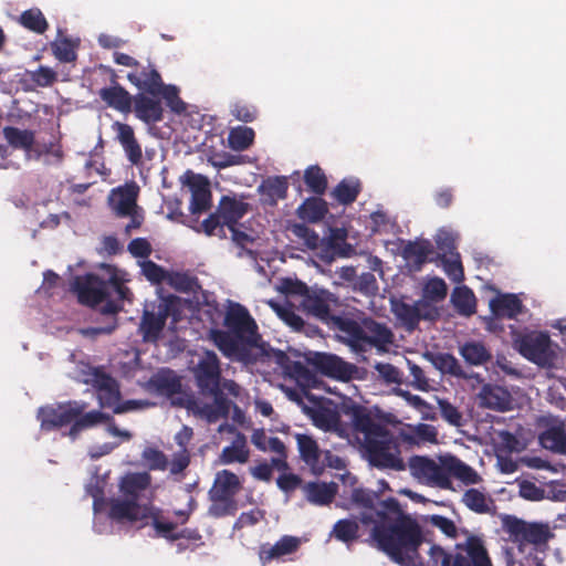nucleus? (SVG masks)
Masks as SVG:
<instances>
[{
    "mask_svg": "<svg viewBox=\"0 0 566 566\" xmlns=\"http://www.w3.org/2000/svg\"><path fill=\"white\" fill-rule=\"evenodd\" d=\"M359 523L357 515L338 520L334 524L331 535L339 542L346 544L354 543L359 538Z\"/></svg>",
    "mask_w": 566,
    "mask_h": 566,
    "instance_id": "obj_38",
    "label": "nucleus"
},
{
    "mask_svg": "<svg viewBox=\"0 0 566 566\" xmlns=\"http://www.w3.org/2000/svg\"><path fill=\"white\" fill-rule=\"evenodd\" d=\"M514 347L527 360L541 366L552 367L556 352L547 333L532 331L514 338Z\"/></svg>",
    "mask_w": 566,
    "mask_h": 566,
    "instance_id": "obj_10",
    "label": "nucleus"
},
{
    "mask_svg": "<svg viewBox=\"0 0 566 566\" xmlns=\"http://www.w3.org/2000/svg\"><path fill=\"white\" fill-rule=\"evenodd\" d=\"M161 96L167 105L174 111L175 113H181L186 109V105L184 101L179 97V91L174 85H166L163 83V86L160 91L158 92V97Z\"/></svg>",
    "mask_w": 566,
    "mask_h": 566,
    "instance_id": "obj_53",
    "label": "nucleus"
},
{
    "mask_svg": "<svg viewBox=\"0 0 566 566\" xmlns=\"http://www.w3.org/2000/svg\"><path fill=\"white\" fill-rule=\"evenodd\" d=\"M195 379L199 391L205 397L213 398L212 403H202L197 412L206 418L208 422H216L220 418H228L232 401L227 397L226 391L239 396V385L230 379H222L220 360L212 350H207L193 370Z\"/></svg>",
    "mask_w": 566,
    "mask_h": 566,
    "instance_id": "obj_2",
    "label": "nucleus"
},
{
    "mask_svg": "<svg viewBox=\"0 0 566 566\" xmlns=\"http://www.w3.org/2000/svg\"><path fill=\"white\" fill-rule=\"evenodd\" d=\"M254 130L248 126L232 128L228 136L229 146L233 150L242 151L248 149L254 142Z\"/></svg>",
    "mask_w": 566,
    "mask_h": 566,
    "instance_id": "obj_47",
    "label": "nucleus"
},
{
    "mask_svg": "<svg viewBox=\"0 0 566 566\" xmlns=\"http://www.w3.org/2000/svg\"><path fill=\"white\" fill-rule=\"evenodd\" d=\"M139 187L135 181L127 182L111 191L108 202L117 217H127L133 210L138 208L137 198Z\"/></svg>",
    "mask_w": 566,
    "mask_h": 566,
    "instance_id": "obj_17",
    "label": "nucleus"
},
{
    "mask_svg": "<svg viewBox=\"0 0 566 566\" xmlns=\"http://www.w3.org/2000/svg\"><path fill=\"white\" fill-rule=\"evenodd\" d=\"M436 245L439 251V255L453 256L457 254L455 239L450 232L439 231L436 237Z\"/></svg>",
    "mask_w": 566,
    "mask_h": 566,
    "instance_id": "obj_61",
    "label": "nucleus"
},
{
    "mask_svg": "<svg viewBox=\"0 0 566 566\" xmlns=\"http://www.w3.org/2000/svg\"><path fill=\"white\" fill-rule=\"evenodd\" d=\"M230 113L237 120L243 123H251L258 117V108L242 101L233 103Z\"/></svg>",
    "mask_w": 566,
    "mask_h": 566,
    "instance_id": "obj_55",
    "label": "nucleus"
},
{
    "mask_svg": "<svg viewBox=\"0 0 566 566\" xmlns=\"http://www.w3.org/2000/svg\"><path fill=\"white\" fill-rule=\"evenodd\" d=\"M301 220L316 223L322 221L328 213L327 202L321 196L306 198L296 210Z\"/></svg>",
    "mask_w": 566,
    "mask_h": 566,
    "instance_id": "obj_32",
    "label": "nucleus"
},
{
    "mask_svg": "<svg viewBox=\"0 0 566 566\" xmlns=\"http://www.w3.org/2000/svg\"><path fill=\"white\" fill-rule=\"evenodd\" d=\"M459 353L464 361L471 366H482L492 359V354L486 346L476 340L465 342L460 346Z\"/></svg>",
    "mask_w": 566,
    "mask_h": 566,
    "instance_id": "obj_34",
    "label": "nucleus"
},
{
    "mask_svg": "<svg viewBox=\"0 0 566 566\" xmlns=\"http://www.w3.org/2000/svg\"><path fill=\"white\" fill-rule=\"evenodd\" d=\"M522 308V301L515 294H503L490 301L491 313L497 318H516Z\"/></svg>",
    "mask_w": 566,
    "mask_h": 566,
    "instance_id": "obj_29",
    "label": "nucleus"
},
{
    "mask_svg": "<svg viewBox=\"0 0 566 566\" xmlns=\"http://www.w3.org/2000/svg\"><path fill=\"white\" fill-rule=\"evenodd\" d=\"M74 290L78 302L93 308L101 305L108 297L107 283L96 274L76 277Z\"/></svg>",
    "mask_w": 566,
    "mask_h": 566,
    "instance_id": "obj_15",
    "label": "nucleus"
},
{
    "mask_svg": "<svg viewBox=\"0 0 566 566\" xmlns=\"http://www.w3.org/2000/svg\"><path fill=\"white\" fill-rule=\"evenodd\" d=\"M375 369L386 384H402V373L396 366L388 363H377Z\"/></svg>",
    "mask_w": 566,
    "mask_h": 566,
    "instance_id": "obj_59",
    "label": "nucleus"
},
{
    "mask_svg": "<svg viewBox=\"0 0 566 566\" xmlns=\"http://www.w3.org/2000/svg\"><path fill=\"white\" fill-rule=\"evenodd\" d=\"M250 451L247 448V438L242 432H237L231 446L224 447L220 460L223 464L234 462L245 463L249 460Z\"/></svg>",
    "mask_w": 566,
    "mask_h": 566,
    "instance_id": "obj_36",
    "label": "nucleus"
},
{
    "mask_svg": "<svg viewBox=\"0 0 566 566\" xmlns=\"http://www.w3.org/2000/svg\"><path fill=\"white\" fill-rule=\"evenodd\" d=\"M19 23L38 34H43L49 29V23L39 8H31L23 11L19 17Z\"/></svg>",
    "mask_w": 566,
    "mask_h": 566,
    "instance_id": "obj_44",
    "label": "nucleus"
},
{
    "mask_svg": "<svg viewBox=\"0 0 566 566\" xmlns=\"http://www.w3.org/2000/svg\"><path fill=\"white\" fill-rule=\"evenodd\" d=\"M150 483V476L147 473H133L126 475L120 482V491L126 499H136L139 493L147 489Z\"/></svg>",
    "mask_w": 566,
    "mask_h": 566,
    "instance_id": "obj_41",
    "label": "nucleus"
},
{
    "mask_svg": "<svg viewBox=\"0 0 566 566\" xmlns=\"http://www.w3.org/2000/svg\"><path fill=\"white\" fill-rule=\"evenodd\" d=\"M91 382L96 389L101 407L112 409L122 398L119 385L111 375L99 369H94Z\"/></svg>",
    "mask_w": 566,
    "mask_h": 566,
    "instance_id": "obj_18",
    "label": "nucleus"
},
{
    "mask_svg": "<svg viewBox=\"0 0 566 566\" xmlns=\"http://www.w3.org/2000/svg\"><path fill=\"white\" fill-rule=\"evenodd\" d=\"M98 95L108 107L124 114L132 112L134 96L120 84L103 87Z\"/></svg>",
    "mask_w": 566,
    "mask_h": 566,
    "instance_id": "obj_26",
    "label": "nucleus"
},
{
    "mask_svg": "<svg viewBox=\"0 0 566 566\" xmlns=\"http://www.w3.org/2000/svg\"><path fill=\"white\" fill-rule=\"evenodd\" d=\"M344 413L350 418L354 431L363 436L361 449L371 467L380 470H406L398 439L366 407L350 403L345 406Z\"/></svg>",
    "mask_w": 566,
    "mask_h": 566,
    "instance_id": "obj_1",
    "label": "nucleus"
},
{
    "mask_svg": "<svg viewBox=\"0 0 566 566\" xmlns=\"http://www.w3.org/2000/svg\"><path fill=\"white\" fill-rule=\"evenodd\" d=\"M122 310V306L116 302L106 298L101 306V313L104 315H109L112 318V324L105 327L95 328V332L98 334H111L117 326L116 314Z\"/></svg>",
    "mask_w": 566,
    "mask_h": 566,
    "instance_id": "obj_57",
    "label": "nucleus"
},
{
    "mask_svg": "<svg viewBox=\"0 0 566 566\" xmlns=\"http://www.w3.org/2000/svg\"><path fill=\"white\" fill-rule=\"evenodd\" d=\"M56 77V73L48 66L41 65L38 70L31 72V80L41 87L51 86Z\"/></svg>",
    "mask_w": 566,
    "mask_h": 566,
    "instance_id": "obj_64",
    "label": "nucleus"
},
{
    "mask_svg": "<svg viewBox=\"0 0 566 566\" xmlns=\"http://www.w3.org/2000/svg\"><path fill=\"white\" fill-rule=\"evenodd\" d=\"M289 182L284 176L269 177L261 182L259 191L265 203L275 206L287 196Z\"/></svg>",
    "mask_w": 566,
    "mask_h": 566,
    "instance_id": "obj_31",
    "label": "nucleus"
},
{
    "mask_svg": "<svg viewBox=\"0 0 566 566\" xmlns=\"http://www.w3.org/2000/svg\"><path fill=\"white\" fill-rule=\"evenodd\" d=\"M3 136L10 146L18 149L30 150L35 142V135L32 130H22L13 126H6Z\"/></svg>",
    "mask_w": 566,
    "mask_h": 566,
    "instance_id": "obj_42",
    "label": "nucleus"
},
{
    "mask_svg": "<svg viewBox=\"0 0 566 566\" xmlns=\"http://www.w3.org/2000/svg\"><path fill=\"white\" fill-rule=\"evenodd\" d=\"M150 382L159 392L168 396L176 395L181 389L180 379L170 371L156 375Z\"/></svg>",
    "mask_w": 566,
    "mask_h": 566,
    "instance_id": "obj_48",
    "label": "nucleus"
},
{
    "mask_svg": "<svg viewBox=\"0 0 566 566\" xmlns=\"http://www.w3.org/2000/svg\"><path fill=\"white\" fill-rule=\"evenodd\" d=\"M166 283L178 292L189 293L195 291L198 280L186 272H168Z\"/></svg>",
    "mask_w": 566,
    "mask_h": 566,
    "instance_id": "obj_50",
    "label": "nucleus"
},
{
    "mask_svg": "<svg viewBox=\"0 0 566 566\" xmlns=\"http://www.w3.org/2000/svg\"><path fill=\"white\" fill-rule=\"evenodd\" d=\"M433 252V247L429 240L408 241L401 251L402 258L411 262L417 270L428 261Z\"/></svg>",
    "mask_w": 566,
    "mask_h": 566,
    "instance_id": "obj_33",
    "label": "nucleus"
},
{
    "mask_svg": "<svg viewBox=\"0 0 566 566\" xmlns=\"http://www.w3.org/2000/svg\"><path fill=\"white\" fill-rule=\"evenodd\" d=\"M179 310V301L176 296L163 298L156 306V311L145 310L140 318L138 332L145 343H157L166 326L167 318L172 316L177 321Z\"/></svg>",
    "mask_w": 566,
    "mask_h": 566,
    "instance_id": "obj_12",
    "label": "nucleus"
},
{
    "mask_svg": "<svg viewBox=\"0 0 566 566\" xmlns=\"http://www.w3.org/2000/svg\"><path fill=\"white\" fill-rule=\"evenodd\" d=\"M314 422L322 429L332 430L338 427L340 419L337 412L331 409H321L316 411Z\"/></svg>",
    "mask_w": 566,
    "mask_h": 566,
    "instance_id": "obj_60",
    "label": "nucleus"
},
{
    "mask_svg": "<svg viewBox=\"0 0 566 566\" xmlns=\"http://www.w3.org/2000/svg\"><path fill=\"white\" fill-rule=\"evenodd\" d=\"M503 528L510 539L517 544L521 552L526 545L535 548L546 546L554 537L548 524L539 522H527L514 515H506L503 520Z\"/></svg>",
    "mask_w": 566,
    "mask_h": 566,
    "instance_id": "obj_9",
    "label": "nucleus"
},
{
    "mask_svg": "<svg viewBox=\"0 0 566 566\" xmlns=\"http://www.w3.org/2000/svg\"><path fill=\"white\" fill-rule=\"evenodd\" d=\"M452 303L461 315L471 316L475 313L476 298L474 293L467 286L457 287L453 291Z\"/></svg>",
    "mask_w": 566,
    "mask_h": 566,
    "instance_id": "obj_43",
    "label": "nucleus"
},
{
    "mask_svg": "<svg viewBox=\"0 0 566 566\" xmlns=\"http://www.w3.org/2000/svg\"><path fill=\"white\" fill-rule=\"evenodd\" d=\"M295 437L302 460L311 465L318 463L321 452L317 442L307 434L297 433Z\"/></svg>",
    "mask_w": 566,
    "mask_h": 566,
    "instance_id": "obj_45",
    "label": "nucleus"
},
{
    "mask_svg": "<svg viewBox=\"0 0 566 566\" xmlns=\"http://www.w3.org/2000/svg\"><path fill=\"white\" fill-rule=\"evenodd\" d=\"M307 363L319 374L340 381H348L356 373L354 364L343 360L340 357L328 353H312Z\"/></svg>",
    "mask_w": 566,
    "mask_h": 566,
    "instance_id": "obj_14",
    "label": "nucleus"
},
{
    "mask_svg": "<svg viewBox=\"0 0 566 566\" xmlns=\"http://www.w3.org/2000/svg\"><path fill=\"white\" fill-rule=\"evenodd\" d=\"M430 361L444 375H450L465 380L475 379L478 382L483 381L479 374L464 370L459 360L450 353L431 354Z\"/></svg>",
    "mask_w": 566,
    "mask_h": 566,
    "instance_id": "obj_22",
    "label": "nucleus"
},
{
    "mask_svg": "<svg viewBox=\"0 0 566 566\" xmlns=\"http://www.w3.org/2000/svg\"><path fill=\"white\" fill-rule=\"evenodd\" d=\"M481 406L495 411H507L512 409V396L507 389L497 385L486 384L479 395Z\"/></svg>",
    "mask_w": 566,
    "mask_h": 566,
    "instance_id": "obj_24",
    "label": "nucleus"
},
{
    "mask_svg": "<svg viewBox=\"0 0 566 566\" xmlns=\"http://www.w3.org/2000/svg\"><path fill=\"white\" fill-rule=\"evenodd\" d=\"M303 180L307 190L316 196H323L327 190V177L318 165L308 166L304 171Z\"/></svg>",
    "mask_w": 566,
    "mask_h": 566,
    "instance_id": "obj_40",
    "label": "nucleus"
},
{
    "mask_svg": "<svg viewBox=\"0 0 566 566\" xmlns=\"http://www.w3.org/2000/svg\"><path fill=\"white\" fill-rule=\"evenodd\" d=\"M304 490L310 503L324 506L329 505L334 501L338 485L335 482H308Z\"/></svg>",
    "mask_w": 566,
    "mask_h": 566,
    "instance_id": "obj_30",
    "label": "nucleus"
},
{
    "mask_svg": "<svg viewBox=\"0 0 566 566\" xmlns=\"http://www.w3.org/2000/svg\"><path fill=\"white\" fill-rule=\"evenodd\" d=\"M127 80L138 90L153 96H158L164 83L160 73L153 64L142 67L138 72H129Z\"/></svg>",
    "mask_w": 566,
    "mask_h": 566,
    "instance_id": "obj_25",
    "label": "nucleus"
},
{
    "mask_svg": "<svg viewBox=\"0 0 566 566\" xmlns=\"http://www.w3.org/2000/svg\"><path fill=\"white\" fill-rule=\"evenodd\" d=\"M541 446L555 453L566 454L565 423L559 421L546 427L538 436Z\"/></svg>",
    "mask_w": 566,
    "mask_h": 566,
    "instance_id": "obj_27",
    "label": "nucleus"
},
{
    "mask_svg": "<svg viewBox=\"0 0 566 566\" xmlns=\"http://www.w3.org/2000/svg\"><path fill=\"white\" fill-rule=\"evenodd\" d=\"M132 108L135 116L146 124H155L164 119V107L158 96L140 92L134 96Z\"/></svg>",
    "mask_w": 566,
    "mask_h": 566,
    "instance_id": "obj_19",
    "label": "nucleus"
},
{
    "mask_svg": "<svg viewBox=\"0 0 566 566\" xmlns=\"http://www.w3.org/2000/svg\"><path fill=\"white\" fill-rule=\"evenodd\" d=\"M336 329L345 335L349 346L356 352H367L371 348L379 353L387 352L395 337L386 324L373 318H364L360 322L348 317L338 319Z\"/></svg>",
    "mask_w": 566,
    "mask_h": 566,
    "instance_id": "obj_6",
    "label": "nucleus"
},
{
    "mask_svg": "<svg viewBox=\"0 0 566 566\" xmlns=\"http://www.w3.org/2000/svg\"><path fill=\"white\" fill-rule=\"evenodd\" d=\"M441 261L444 272L453 282H461L464 279V271L460 260V254L453 256L438 255Z\"/></svg>",
    "mask_w": 566,
    "mask_h": 566,
    "instance_id": "obj_52",
    "label": "nucleus"
},
{
    "mask_svg": "<svg viewBox=\"0 0 566 566\" xmlns=\"http://www.w3.org/2000/svg\"><path fill=\"white\" fill-rule=\"evenodd\" d=\"M410 474L419 483L442 490H453L452 480L448 479L447 455L440 457L439 462L424 455H412L408 459Z\"/></svg>",
    "mask_w": 566,
    "mask_h": 566,
    "instance_id": "obj_11",
    "label": "nucleus"
},
{
    "mask_svg": "<svg viewBox=\"0 0 566 566\" xmlns=\"http://www.w3.org/2000/svg\"><path fill=\"white\" fill-rule=\"evenodd\" d=\"M399 514H389L384 521H379L371 527V536L379 547L399 565L406 566L410 562L409 553L418 551L422 543L419 525L409 517H400Z\"/></svg>",
    "mask_w": 566,
    "mask_h": 566,
    "instance_id": "obj_3",
    "label": "nucleus"
},
{
    "mask_svg": "<svg viewBox=\"0 0 566 566\" xmlns=\"http://www.w3.org/2000/svg\"><path fill=\"white\" fill-rule=\"evenodd\" d=\"M54 56L63 63H71L76 60V52L71 40L63 39L51 45Z\"/></svg>",
    "mask_w": 566,
    "mask_h": 566,
    "instance_id": "obj_56",
    "label": "nucleus"
},
{
    "mask_svg": "<svg viewBox=\"0 0 566 566\" xmlns=\"http://www.w3.org/2000/svg\"><path fill=\"white\" fill-rule=\"evenodd\" d=\"M462 502L469 510L478 514L489 513L491 511L490 504L493 503L490 497L478 489L467 490L463 494Z\"/></svg>",
    "mask_w": 566,
    "mask_h": 566,
    "instance_id": "obj_46",
    "label": "nucleus"
},
{
    "mask_svg": "<svg viewBox=\"0 0 566 566\" xmlns=\"http://www.w3.org/2000/svg\"><path fill=\"white\" fill-rule=\"evenodd\" d=\"M446 469L448 472V479L450 480L454 476L467 485L478 484L481 481V476L473 468L454 455H447Z\"/></svg>",
    "mask_w": 566,
    "mask_h": 566,
    "instance_id": "obj_35",
    "label": "nucleus"
},
{
    "mask_svg": "<svg viewBox=\"0 0 566 566\" xmlns=\"http://www.w3.org/2000/svg\"><path fill=\"white\" fill-rule=\"evenodd\" d=\"M143 275L153 284L166 282L168 272L159 264L151 260H146L142 264Z\"/></svg>",
    "mask_w": 566,
    "mask_h": 566,
    "instance_id": "obj_54",
    "label": "nucleus"
},
{
    "mask_svg": "<svg viewBox=\"0 0 566 566\" xmlns=\"http://www.w3.org/2000/svg\"><path fill=\"white\" fill-rule=\"evenodd\" d=\"M223 223L219 211L211 213L207 219H205L201 223L203 232L207 235H218L220 238L226 237V232L223 229Z\"/></svg>",
    "mask_w": 566,
    "mask_h": 566,
    "instance_id": "obj_62",
    "label": "nucleus"
},
{
    "mask_svg": "<svg viewBox=\"0 0 566 566\" xmlns=\"http://www.w3.org/2000/svg\"><path fill=\"white\" fill-rule=\"evenodd\" d=\"M272 307L276 311L280 318H282L289 326H291L295 331H301L304 326V321L301 316L295 314L292 308L285 306H279L274 303H271Z\"/></svg>",
    "mask_w": 566,
    "mask_h": 566,
    "instance_id": "obj_63",
    "label": "nucleus"
},
{
    "mask_svg": "<svg viewBox=\"0 0 566 566\" xmlns=\"http://www.w3.org/2000/svg\"><path fill=\"white\" fill-rule=\"evenodd\" d=\"M211 206V192L205 186H198L192 190L190 200V211L193 214L207 211Z\"/></svg>",
    "mask_w": 566,
    "mask_h": 566,
    "instance_id": "obj_51",
    "label": "nucleus"
},
{
    "mask_svg": "<svg viewBox=\"0 0 566 566\" xmlns=\"http://www.w3.org/2000/svg\"><path fill=\"white\" fill-rule=\"evenodd\" d=\"M391 312L408 331H413L421 318L424 317L420 314L417 305L408 304L400 300L391 302Z\"/></svg>",
    "mask_w": 566,
    "mask_h": 566,
    "instance_id": "obj_37",
    "label": "nucleus"
},
{
    "mask_svg": "<svg viewBox=\"0 0 566 566\" xmlns=\"http://www.w3.org/2000/svg\"><path fill=\"white\" fill-rule=\"evenodd\" d=\"M76 420L80 422L83 430L95 427L99 423H106V430L111 436L122 438L124 441H129L133 438L132 432L119 429L112 416L99 410H92L85 413L83 411Z\"/></svg>",
    "mask_w": 566,
    "mask_h": 566,
    "instance_id": "obj_23",
    "label": "nucleus"
},
{
    "mask_svg": "<svg viewBox=\"0 0 566 566\" xmlns=\"http://www.w3.org/2000/svg\"><path fill=\"white\" fill-rule=\"evenodd\" d=\"M352 507L359 511L358 518L363 526H374L389 514H400L399 502L395 497L381 500L379 494L365 488H355L349 496Z\"/></svg>",
    "mask_w": 566,
    "mask_h": 566,
    "instance_id": "obj_7",
    "label": "nucleus"
},
{
    "mask_svg": "<svg viewBox=\"0 0 566 566\" xmlns=\"http://www.w3.org/2000/svg\"><path fill=\"white\" fill-rule=\"evenodd\" d=\"M361 191V185L358 179H343L332 191V197L343 206H349L356 201Z\"/></svg>",
    "mask_w": 566,
    "mask_h": 566,
    "instance_id": "obj_39",
    "label": "nucleus"
},
{
    "mask_svg": "<svg viewBox=\"0 0 566 566\" xmlns=\"http://www.w3.org/2000/svg\"><path fill=\"white\" fill-rule=\"evenodd\" d=\"M301 545L298 537L284 535L275 544H262L259 549V558L262 565L274 559L295 553Z\"/></svg>",
    "mask_w": 566,
    "mask_h": 566,
    "instance_id": "obj_20",
    "label": "nucleus"
},
{
    "mask_svg": "<svg viewBox=\"0 0 566 566\" xmlns=\"http://www.w3.org/2000/svg\"><path fill=\"white\" fill-rule=\"evenodd\" d=\"M279 290L291 302H297V307L306 315L328 326L336 328L337 321L346 318L334 314L332 307L337 304V297L325 289L307 286L297 279L284 277Z\"/></svg>",
    "mask_w": 566,
    "mask_h": 566,
    "instance_id": "obj_5",
    "label": "nucleus"
},
{
    "mask_svg": "<svg viewBox=\"0 0 566 566\" xmlns=\"http://www.w3.org/2000/svg\"><path fill=\"white\" fill-rule=\"evenodd\" d=\"M439 410L442 419L454 427L463 426V416L459 409L448 400H439Z\"/></svg>",
    "mask_w": 566,
    "mask_h": 566,
    "instance_id": "obj_58",
    "label": "nucleus"
},
{
    "mask_svg": "<svg viewBox=\"0 0 566 566\" xmlns=\"http://www.w3.org/2000/svg\"><path fill=\"white\" fill-rule=\"evenodd\" d=\"M223 325L227 331L211 329L210 338L226 357L242 355L259 339L258 326L249 311L234 304L226 313Z\"/></svg>",
    "mask_w": 566,
    "mask_h": 566,
    "instance_id": "obj_4",
    "label": "nucleus"
},
{
    "mask_svg": "<svg viewBox=\"0 0 566 566\" xmlns=\"http://www.w3.org/2000/svg\"><path fill=\"white\" fill-rule=\"evenodd\" d=\"M112 128L116 133V138L122 145L128 161L132 165L140 164L143 159V151L135 137L133 127L125 123L115 122L112 125Z\"/></svg>",
    "mask_w": 566,
    "mask_h": 566,
    "instance_id": "obj_21",
    "label": "nucleus"
},
{
    "mask_svg": "<svg viewBox=\"0 0 566 566\" xmlns=\"http://www.w3.org/2000/svg\"><path fill=\"white\" fill-rule=\"evenodd\" d=\"M217 210L221 216L222 223L227 227H232L237 226L238 221L248 213L249 203L234 197L223 196L219 201Z\"/></svg>",
    "mask_w": 566,
    "mask_h": 566,
    "instance_id": "obj_28",
    "label": "nucleus"
},
{
    "mask_svg": "<svg viewBox=\"0 0 566 566\" xmlns=\"http://www.w3.org/2000/svg\"><path fill=\"white\" fill-rule=\"evenodd\" d=\"M87 408L84 401L71 400L57 406H46L39 409L38 419L44 430H52L70 424Z\"/></svg>",
    "mask_w": 566,
    "mask_h": 566,
    "instance_id": "obj_13",
    "label": "nucleus"
},
{
    "mask_svg": "<svg viewBox=\"0 0 566 566\" xmlns=\"http://www.w3.org/2000/svg\"><path fill=\"white\" fill-rule=\"evenodd\" d=\"M151 515L150 507L140 505L136 499H112L108 516L116 522L145 521Z\"/></svg>",
    "mask_w": 566,
    "mask_h": 566,
    "instance_id": "obj_16",
    "label": "nucleus"
},
{
    "mask_svg": "<svg viewBox=\"0 0 566 566\" xmlns=\"http://www.w3.org/2000/svg\"><path fill=\"white\" fill-rule=\"evenodd\" d=\"M241 488V482L235 473L229 470L219 471L208 492L211 502L208 507V515L213 518L233 516L238 511L235 495Z\"/></svg>",
    "mask_w": 566,
    "mask_h": 566,
    "instance_id": "obj_8",
    "label": "nucleus"
},
{
    "mask_svg": "<svg viewBox=\"0 0 566 566\" xmlns=\"http://www.w3.org/2000/svg\"><path fill=\"white\" fill-rule=\"evenodd\" d=\"M467 553L474 566H492L488 552L478 537H469L467 541Z\"/></svg>",
    "mask_w": 566,
    "mask_h": 566,
    "instance_id": "obj_49",
    "label": "nucleus"
}]
</instances>
